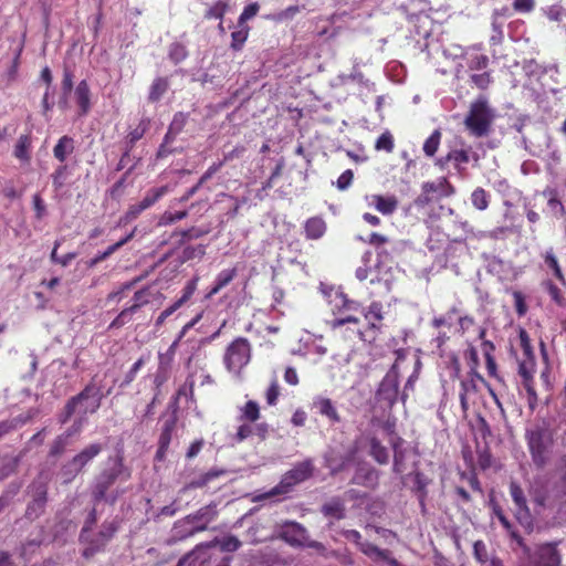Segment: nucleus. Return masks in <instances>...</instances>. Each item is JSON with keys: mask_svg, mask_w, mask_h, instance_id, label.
I'll use <instances>...</instances> for the list:
<instances>
[{"mask_svg": "<svg viewBox=\"0 0 566 566\" xmlns=\"http://www.w3.org/2000/svg\"><path fill=\"white\" fill-rule=\"evenodd\" d=\"M119 526V521L115 517L104 521L98 530H94V527L87 531L81 530L78 542L83 545L82 556L85 559H90L96 554L104 552L115 537Z\"/></svg>", "mask_w": 566, "mask_h": 566, "instance_id": "1", "label": "nucleus"}, {"mask_svg": "<svg viewBox=\"0 0 566 566\" xmlns=\"http://www.w3.org/2000/svg\"><path fill=\"white\" fill-rule=\"evenodd\" d=\"M494 117V112L488 99L480 96L470 104L463 124L471 136L475 138L486 137L492 130Z\"/></svg>", "mask_w": 566, "mask_h": 566, "instance_id": "2", "label": "nucleus"}, {"mask_svg": "<svg viewBox=\"0 0 566 566\" xmlns=\"http://www.w3.org/2000/svg\"><path fill=\"white\" fill-rule=\"evenodd\" d=\"M112 394V388H109L106 394H102L101 388L95 384L94 378L75 396L71 397L62 412L59 416L60 423L64 424L66 423L71 417L75 413L78 405L83 403L84 401L92 400L90 402V406H86L83 410V415H86L87 412L94 413L96 412L101 405L102 400L105 396H108Z\"/></svg>", "mask_w": 566, "mask_h": 566, "instance_id": "3", "label": "nucleus"}, {"mask_svg": "<svg viewBox=\"0 0 566 566\" xmlns=\"http://www.w3.org/2000/svg\"><path fill=\"white\" fill-rule=\"evenodd\" d=\"M313 474V464L311 460H305L295 464L291 470L284 473L281 481L270 491L256 495L253 501H263L274 496L286 495L293 491L294 486L304 482Z\"/></svg>", "mask_w": 566, "mask_h": 566, "instance_id": "4", "label": "nucleus"}, {"mask_svg": "<svg viewBox=\"0 0 566 566\" xmlns=\"http://www.w3.org/2000/svg\"><path fill=\"white\" fill-rule=\"evenodd\" d=\"M525 439L534 465L537 469H544L549 461L554 444L552 432L546 427L537 426L526 431Z\"/></svg>", "mask_w": 566, "mask_h": 566, "instance_id": "5", "label": "nucleus"}, {"mask_svg": "<svg viewBox=\"0 0 566 566\" xmlns=\"http://www.w3.org/2000/svg\"><path fill=\"white\" fill-rule=\"evenodd\" d=\"M252 358V346L248 338L239 336L235 337L224 349L222 363L224 368L235 375L240 376L243 368L249 365Z\"/></svg>", "mask_w": 566, "mask_h": 566, "instance_id": "6", "label": "nucleus"}, {"mask_svg": "<svg viewBox=\"0 0 566 566\" xmlns=\"http://www.w3.org/2000/svg\"><path fill=\"white\" fill-rule=\"evenodd\" d=\"M332 312L335 318L329 321L328 324L335 331L345 324H358L360 319L356 316V313L361 312V305L339 292L335 294L332 301Z\"/></svg>", "mask_w": 566, "mask_h": 566, "instance_id": "7", "label": "nucleus"}, {"mask_svg": "<svg viewBox=\"0 0 566 566\" xmlns=\"http://www.w3.org/2000/svg\"><path fill=\"white\" fill-rule=\"evenodd\" d=\"M102 450L103 447L101 443H92L74 455L72 460L62 468V474L65 476L64 482H71L90 461L102 452Z\"/></svg>", "mask_w": 566, "mask_h": 566, "instance_id": "8", "label": "nucleus"}, {"mask_svg": "<svg viewBox=\"0 0 566 566\" xmlns=\"http://www.w3.org/2000/svg\"><path fill=\"white\" fill-rule=\"evenodd\" d=\"M125 474V479L129 478V472H126L122 459H118L113 468L104 470L97 478L93 488L92 495L95 503L104 500L108 489Z\"/></svg>", "mask_w": 566, "mask_h": 566, "instance_id": "9", "label": "nucleus"}, {"mask_svg": "<svg viewBox=\"0 0 566 566\" xmlns=\"http://www.w3.org/2000/svg\"><path fill=\"white\" fill-rule=\"evenodd\" d=\"M154 293L151 292L150 286L143 287L134 293L133 301L134 303L125 307L120 311V313L112 321L108 328H120L125 324H127L132 316L137 313L143 306H146L150 303Z\"/></svg>", "mask_w": 566, "mask_h": 566, "instance_id": "10", "label": "nucleus"}, {"mask_svg": "<svg viewBox=\"0 0 566 566\" xmlns=\"http://www.w3.org/2000/svg\"><path fill=\"white\" fill-rule=\"evenodd\" d=\"M535 367V357H523L518 363V375L522 378V386L527 394V402L532 410L535 409L538 401L534 381Z\"/></svg>", "mask_w": 566, "mask_h": 566, "instance_id": "11", "label": "nucleus"}, {"mask_svg": "<svg viewBox=\"0 0 566 566\" xmlns=\"http://www.w3.org/2000/svg\"><path fill=\"white\" fill-rule=\"evenodd\" d=\"M399 394V375L396 366L385 375L377 389V398L384 401L388 407H392L398 399Z\"/></svg>", "mask_w": 566, "mask_h": 566, "instance_id": "12", "label": "nucleus"}, {"mask_svg": "<svg viewBox=\"0 0 566 566\" xmlns=\"http://www.w3.org/2000/svg\"><path fill=\"white\" fill-rule=\"evenodd\" d=\"M206 530V524L193 525L190 518L186 516L174 523L167 543L172 545L178 542L186 541L187 538L193 536L195 534L203 532Z\"/></svg>", "mask_w": 566, "mask_h": 566, "instance_id": "13", "label": "nucleus"}, {"mask_svg": "<svg viewBox=\"0 0 566 566\" xmlns=\"http://www.w3.org/2000/svg\"><path fill=\"white\" fill-rule=\"evenodd\" d=\"M214 546V542L197 545L190 553L185 555L177 566H210L212 554L210 548Z\"/></svg>", "mask_w": 566, "mask_h": 566, "instance_id": "14", "label": "nucleus"}, {"mask_svg": "<svg viewBox=\"0 0 566 566\" xmlns=\"http://www.w3.org/2000/svg\"><path fill=\"white\" fill-rule=\"evenodd\" d=\"M479 382H481V380L478 377L468 374L467 377L460 381L459 399L464 416L468 413L470 405L474 403V398L479 392Z\"/></svg>", "mask_w": 566, "mask_h": 566, "instance_id": "15", "label": "nucleus"}, {"mask_svg": "<svg viewBox=\"0 0 566 566\" xmlns=\"http://www.w3.org/2000/svg\"><path fill=\"white\" fill-rule=\"evenodd\" d=\"M365 201L369 207H373L382 216L394 214L399 206L398 198L395 195H366Z\"/></svg>", "mask_w": 566, "mask_h": 566, "instance_id": "16", "label": "nucleus"}, {"mask_svg": "<svg viewBox=\"0 0 566 566\" xmlns=\"http://www.w3.org/2000/svg\"><path fill=\"white\" fill-rule=\"evenodd\" d=\"M176 428V419L170 418L166 420L163 424L159 438H158V448L155 454V460L158 462H163L166 460V455L171 442L172 433Z\"/></svg>", "mask_w": 566, "mask_h": 566, "instance_id": "17", "label": "nucleus"}, {"mask_svg": "<svg viewBox=\"0 0 566 566\" xmlns=\"http://www.w3.org/2000/svg\"><path fill=\"white\" fill-rule=\"evenodd\" d=\"M313 408H315L322 417H325L331 424H336L342 421V417L331 398L316 396L313 399Z\"/></svg>", "mask_w": 566, "mask_h": 566, "instance_id": "18", "label": "nucleus"}, {"mask_svg": "<svg viewBox=\"0 0 566 566\" xmlns=\"http://www.w3.org/2000/svg\"><path fill=\"white\" fill-rule=\"evenodd\" d=\"M534 566H560V554L555 544H544L536 552Z\"/></svg>", "mask_w": 566, "mask_h": 566, "instance_id": "19", "label": "nucleus"}, {"mask_svg": "<svg viewBox=\"0 0 566 566\" xmlns=\"http://www.w3.org/2000/svg\"><path fill=\"white\" fill-rule=\"evenodd\" d=\"M558 480L553 486L554 501L562 505H566V455L559 459L558 464Z\"/></svg>", "mask_w": 566, "mask_h": 566, "instance_id": "20", "label": "nucleus"}, {"mask_svg": "<svg viewBox=\"0 0 566 566\" xmlns=\"http://www.w3.org/2000/svg\"><path fill=\"white\" fill-rule=\"evenodd\" d=\"M74 96L78 106V116H86L91 111V88L86 80H82L75 87Z\"/></svg>", "mask_w": 566, "mask_h": 566, "instance_id": "21", "label": "nucleus"}, {"mask_svg": "<svg viewBox=\"0 0 566 566\" xmlns=\"http://www.w3.org/2000/svg\"><path fill=\"white\" fill-rule=\"evenodd\" d=\"M74 138L69 135H63L53 147V156L60 164H65L66 159L74 153Z\"/></svg>", "mask_w": 566, "mask_h": 566, "instance_id": "22", "label": "nucleus"}, {"mask_svg": "<svg viewBox=\"0 0 566 566\" xmlns=\"http://www.w3.org/2000/svg\"><path fill=\"white\" fill-rule=\"evenodd\" d=\"M306 530L297 522L286 523L282 531L281 537L291 545H301Z\"/></svg>", "mask_w": 566, "mask_h": 566, "instance_id": "23", "label": "nucleus"}, {"mask_svg": "<svg viewBox=\"0 0 566 566\" xmlns=\"http://www.w3.org/2000/svg\"><path fill=\"white\" fill-rule=\"evenodd\" d=\"M237 275H238V270L235 266L220 271L217 274L213 285L210 289V291L207 293L206 297L211 298L212 296L218 294L221 290L227 287L237 277Z\"/></svg>", "mask_w": 566, "mask_h": 566, "instance_id": "24", "label": "nucleus"}, {"mask_svg": "<svg viewBox=\"0 0 566 566\" xmlns=\"http://www.w3.org/2000/svg\"><path fill=\"white\" fill-rule=\"evenodd\" d=\"M327 230V224L322 217H311L304 223V234L307 240L321 239Z\"/></svg>", "mask_w": 566, "mask_h": 566, "instance_id": "25", "label": "nucleus"}, {"mask_svg": "<svg viewBox=\"0 0 566 566\" xmlns=\"http://www.w3.org/2000/svg\"><path fill=\"white\" fill-rule=\"evenodd\" d=\"M226 472L227 471L223 469H211L208 472L200 474L197 479L185 484V486L181 489V492H187L195 489H202L213 480L224 475Z\"/></svg>", "mask_w": 566, "mask_h": 566, "instance_id": "26", "label": "nucleus"}, {"mask_svg": "<svg viewBox=\"0 0 566 566\" xmlns=\"http://www.w3.org/2000/svg\"><path fill=\"white\" fill-rule=\"evenodd\" d=\"M364 314L365 319L367 321L368 328L375 332H379L381 328V322L384 319L382 315V304L380 302H371L368 306L367 311L361 312Z\"/></svg>", "mask_w": 566, "mask_h": 566, "instance_id": "27", "label": "nucleus"}, {"mask_svg": "<svg viewBox=\"0 0 566 566\" xmlns=\"http://www.w3.org/2000/svg\"><path fill=\"white\" fill-rule=\"evenodd\" d=\"M359 549L368 557L386 560L390 566H400L396 558L390 557L388 549H381L373 543L364 542L360 544Z\"/></svg>", "mask_w": 566, "mask_h": 566, "instance_id": "28", "label": "nucleus"}, {"mask_svg": "<svg viewBox=\"0 0 566 566\" xmlns=\"http://www.w3.org/2000/svg\"><path fill=\"white\" fill-rule=\"evenodd\" d=\"M135 231L136 230L134 229L126 237H124L116 243L109 245L105 251L97 253L93 259L90 260L88 266L93 268L98 263L103 262L104 260H106L107 258H109L113 253H115L117 250H119L135 237Z\"/></svg>", "mask_w": 566, "mask_h": 566, "instance_id": "29", "label": "nucleus"}, {"mask_svg": "<svg viewBox=\"0 0 566 566\" xmlns=\"http://www.w3.org/2000/svg\"><path fill=\"white\" fill-rule=\"evenodd\" d=\"M423 192H438L441 197H448L454 192L452 185L446 177H441L436 181H428L422 185Z\"/></svg>", "mask_w": 566, "mask_h": 566, "instance_id": "30", "label": "nucleus"}, {"mask_svg": "<svg viewBox=\"0 0 566 566\" xmlns=\"http://www.w3.org/2000/svg\"><path fill=\"white\" fill-rule=\"evenodd\" d=\"M169 86L170 84L168 77H156L149 86L148 101L150 103L159 102L169 90Z\"/></svg>", "mask_w": 566, "mask_h": 566, "instance_id": "31", "label": "nucleus"}, {"mask_svg": "<svg viewBox=\"0 0 566 566\" xmlns=\"http://www.w3.org/2000/svg\"><path fill=\"white\" fill-rule=\"evenodd\" d=\"M188 118L189 115L184 112H177L174 115L172 120L170 122L168 130L166 133V142L176 139V137L184 130L188 122Z\"/></svg>", "mask_w": 566, "mask_h": 566, "instance_id": "32", "label": "nucleus"}, {"mask_svg": "<svg viewBox=\"0 0 566 566\" xmlns=\"http://www.w3.org/2000/svg\"><path fill=\"white\" fill-rule=\"evenodd\" d=\"M261 418L260 406L255 400H248L242 407H240L241 421L250 423L256 422Z\"/></svg>", "mask_w": 566, "mask_h": 566, "instance_id": "33", "label": "nucleus"}, {"mask_svg": "<svg viewBox=\"0 0 566 566\" xmlns=\"http://www.w3.org/2000/svg\"><path fill=\"white\" fill-rule=\"evenodd\" d=\"M370 452L369 454L379 464H387L389 461V453L385 446L381 444L379 439L373 437L369 439Z\"/></svg>", "mask_w": 566, "mask_h": 566, "instance_id": "34", "label": "nucleus"}, {"mask_svg": "<svg viewBox=\"0 0 566 566\" xmlns=\"http://www.w3.org/2000/svg\"><path fill=\"white\" fill-rule=\"evenodd\" d=\"M30 148H31V136L29 134L21 135L17 142L15 147H14V151H13L14 157L21 161L29 163L31 159Z\"/></svg>", "mask_w": 566, "mask_h": 566, "instance_id": "35", "label": "nucleus"}, {"mask_svg": "<svg viewBox=\"0 0 566 566\" xmlns=\"http://www.w3.org/2000/svg\"><path fill=\"white\" fill-rule=\"evenodd\" d=\"M322 513L327 517L342 520L345 517V506L339 499H333L322 506Z\"/></svg>", "mask_w": 566, "mask_h": 566, "instance_id": "36", "label": "nucleus"}, {"mask_svg": "<svg viewBox=\"0 0 566 566\" xmlns=\"http://www.w3.org/2000/svg\"><path fill=\"white\" fill-rule=\"evenodd\" d=\"M217 515V511L212 505H207L201 509H199L196 513L187 515L188 518L192 522L193 525L199 524V522H202L201 524L208 525L211 521L214 520Z\"/></svg>", "mask_w": 566, "mask_h": 566, "instance_id": "37", "label": "nucleus"}, {"mask_svg": "<svg viewBox=\"0 0 566 566\" xmlns=\"http://www.w3.org/2000/svg\"><path fill=\"white\" fill-rule=\"evenodd\" d=\"M543 195L548 197L547 207L552 214L556 218L563 217L565 214V208L557 196V191L555 189H547Z\"/></svg>", "mask_w": 566, "mask_h": 566, "instance_id": "38", "label": "nucleus"}, {"mask_svg": "<svg viewBox=\"0 0 566 566\" xmlns=\"http://www.w3.org/2000/svg\"><path fill=\"white\" fill-rule=\"evenodd\" d=\"M33 500L35 501L38 512L35 515H41L44 512L48 501V488L45 483H33Z\"/></svg>", "mask_w": 566, "mask_h": 566, "instance_id": "39", "label": "nucleus"}, {"mask_svg": "<svg viewBox=\"0 0 566 566\" xmlns=\"http://www.w3.org/2000/svg\"><path fill=\"white\" fill-rule=\"evenodd\" d=\"M238 30L231 33V44L230 48L233 51H241L244 43L248 40L250 28L249 25H238Z\"/></svg>", "mask_w": 566, "mask_h": 566, "instance_id": "40", "label": "nucleus"}, {"mask_svg": "<svg viewBox=\"0 0 566 566\" xmlns=\"http://www.w3.org/2000/svg\"><path fill=\"white\" fill-rule=\"evenodd\" d=\"M495 513L502 526L509 532L511 538L515 541L520 547L527 552L528 548L524 544L522 536L513 528V525L511 524L509 518L503 514L501 510H497Z\"/></svg>", "mask_w": 566, "mask_h": 566, "instance_id": "41", "label": "nucleus"}, {"mask_svg": "<svg viewBox=\"0 0 566 566\" xmlns=\"http://www.w3.org/2000/svg\"><path fill=\"white\" fill-rule=\"evenodd\" d=\"M168 192V186H161L159 188L149 189L145 197L139 201L143 208L146 210L154 206L163 196Z\"/></svg>", "mask_w": 566, "mask_h": 566, "instance_id": "42", "label": "nucleus"}, {"mask_svg": "<svg viewBox=\"0 0 566 566\" xmlns=\"http://www.w3.org/2000/svg\"><path fill=\"white\" fill-rule=\"evenodd\" d=\"M168 192V186H161L159 188L149 189L145 197L139 201L143 208L146 210L154 206L163 196Z\"/></svg>", "mask_w": 566, "mask_h": 566, "instance_id": "43", "label": "nucleus"}, {"mask_svg": "<svg viewBox=\"0 0 566 566\" xmlns=\"http://www.w3.org/2000/svg\"><path fill=\"white\" fill-rule=\"evenodd\" d=\"M471 202L478 210H485L490 203V193L482 187H478L471 193Z\"/></svg>", "mask_w": 566, "mask_h": 566, "instance_id": "44", "label": "nucleus"}, {"mask_svg": "<svg viewBox=\"0 0 566 566\" xmlns=\"http://www.w3.org/2000/svg\"><path fill=\"white\" fill-rule=\"evenodd\" d=\"M515 517L527 533L533 531L534 520L530 512L528 505H525V507H516Z\"/></svg>", "mask_w": 566, "mask_h": 566, "instance_id": "45", "label": "nucleus"}, {"mask_svg": "<svg viewBox=\"0 0 566 566\" xmlns=\"http://www.w3.org/2000/svg\"><path fill=\"white\" fill-rule=\"evenodd\" d=\"M199 283V276H193L191 280H189L186 285L184 286L181 291V296L176 300V303L182 307L185 304L189 302V300L193 296L195 292L197 291Z\"/></svg>", "mask_w": 566, "mask_h": 566, "instance_id": "46", "label": "nucleus"}, {"mask_svg": "<svg viewBox=\"0 0 566 566\" xmlns=\"http://www.w3.org/2000/svg\"><path fill=\"white\" fill-rule=\"evenodd\" d=\"M465 359L468 360V364L470 366V370L468 371V375H472L474 377H478L481 382H484V378L480 375L478 371L479 367V356L475 347L470 346L465 353H464Z\"/></svg>", "mask_w": 566, "mask_h": 566, "instance_id": "47", "label": "nucleus"}, {"mask_svg": "<svg viewBox=\"0 0 566 566\" xmlns=\"http://www.w3.org/2000/svg\"><path fill=\"white\" fill-rule=\"evenodd\" d=\"M281 395V386L276 376H274L268 389L265 390V400L270 407L276 406Z\"/></svg>", "mask_w": 566, "mask_h": 566, "instance_id": "48", "label": "nucleus"}, {"mask_svg": "<svg viewBox=\"0 0 566 566\" xmlns=\"http://www.w3.org/2000/svg\"><path fill=\"white\" fill-rule=\"evenodd\" d=\"M441 132L439 129L433 130V133L426 139L423 144V153L428 157H433L438 151L441 142Z\"/></svg>", "mask_w": 566, "mask_h": 566, "instance_id": "49", "label": "nucleus"}, {"mask_svg": "<svg viewBox=\"0 0 566 566\" xmlns=\"http://www.w3.org/2000/svg\"><path fill=\"white\" fill-rule=\"evenodd\" d=\"M214 546L219 545L222 552H237L241 547V542L234 535H227L221 539L214 538Z\"/></svg>", "mask_w": 566, "mask_h": 566, "instance_id": "50", "label": "nucleus"}, {"mask_svg": "<svg viewBox=\"0 0 566 566\" xmlns=\"http://www.w3.org/2000/svg\"><path fill=\"white\" fill-rule=\"evenodd\" d=\"M207 233V231H203L199 228H196V227H191L187 230H180V231H175L172 233V237H179L180 239L178 240V244L179 245H182L185 244L187 241H190V240H193V239H198L202 235H205Z\"/></svg>", "mask_w": 566, "mask_h": 566, "instance_id": "51", "label": "nucleus"}, {"mask_svg": "<svg viewBox=\"0 0 566 566\" xmlns=\"http://www.w3.org/2000/svg\"><path fill=\"white\" fill-rule=\"evenodd\" d=\"M70 444V439L64 433L59 434L52 442L49 457L57 458L64 453L67 446Z\"/></svg>", "mask_w": 566, "mask_h": 566, "instance_id": "52", "label": "nucleus"}, {"mask_svg": "<svg viewBox=\"0 0 566 566\" xmlns=\"http://www.w3.org/2000/svg\"><path fill=\"white\" fill-rule=\"evenodd\" d=\"M148 124H149V120L144 118L139 122V124L137 125L136 128L132 129L128 134H127V142L128 144L130 145V148L129 150L134 147V145L144 137L145 133L147 132L148 129Z\"/></svg>", "mask_w": 566, "mask_h": 566, "instance_id": "53", "label": "nucleus"}, {"mask_svg": "<svg viewBox=\"0 0 566 566\" xmlns=\"http://www.w3.org/2000/svg\"><path fill=\"white\" fill-rule=\"evenodd\" d=\"M265 526L262 523H255L247 531V537L249 543L259 544L264 542L268 538V535L264 534Z\"/></svg>", "mask_w": 566, "mask_h": 566, "instance_id": "54", "label": "nucleus"}, {"mask_svg": "<svg viewBox=\"0 0 566 566\" xmlns=\"http://www.w3.org/2000/svg\"><path fill=\"white\" fill-rule=\"evenodd\" d=\"M395 148V139L389 130L384 132L375 143V149L378 151L392 153Z\"/></svg>", "mask_w": 566, "mask_h": 566, "instance_id": "55", "label": "nucleus"}, {"mask_svg": "<svg viewBox=\"0 0 566 566\" xmlns=\"http://www.w3.org/2000/svg\"><path fill=\"white\" fill-rule=\"evenodd\" d=\"M544 260H545L546 265L554 272L555 277L562 284L565 285L566 284L565 276L562 272V269H560L558 261H557L556 256L554 255V253L552 251H547L544 256Z\"/></svg>", "mask_w": 566, "mask_h": 566, "instance_id": "56", "label": "nucleus"}, {"mask_svg": "<svg viewBox=\"0 0 566 566\" xmlns=\"http://www.w3.org/2000/svg\"><path fill=\"white\" fill-rule=\"evenodd\" d=\"M510 494L516 507H525L527 500L521 485L512 481L510 483Z\"/></svg>", "mask_w": 566, "mask_h": 566, "instance_id": "57", "label": "nucleus"}, {"mask_svg": "<svg viewBox=\"0 0 566 566\" xmlns=\"http://www.w3.org/2000/svg\"><path fill=\"white\" fill-rule=\"evenodd\" d=\"M187 216H188V211H186V210L176 211V212L165 211L159 218L158 226H160V227L170 226L177 221L184 220L185 218H187Z\"/></svg>", "mask_w": 566, "mask_h": 566, "instance_id": "58", "label": "nucleus"}, {"mask_svg": "<svg viewBox=\"0 0 566 566\" xmlns=\"http://www.w3.org/2000/svg\"><path fill=\"white\" fill-rule=\"evenodd\" d=\"M229 9V4L226 1L216 2L209 10L206 12V19H220L222 20L224 14Z\"/></svg>", "mask_w": 566, "mask_h": 566, "instance_id": "59", "label": "nucleus"}, {"mask_svg": "<svg viewBox=\"0 0 566 566\" xmlns=\"http://www.w3.org/2000/svg\"><path fill=\"white\" fill-rule=\"evenodd\" d=\"M142 276H138V277H135L133 279L132 281H128V282H125L124 284H122L118 290L116 291H112L108 295H107V301H114V300H117V301H120L122 297H123V294L126 292V291H129L132 290L138 282L142 281Z\"/></svg>", "mask_w": 566, "mask_h": 566, "instance_id": "60", "label": "nucleus"}, {"mask_svg": "<svg viewBox=\"0 0 566 566\" xmlns=\"http://www.w3.org/2000/svg\"><path fill=\"white\" fill-rule=\"evenodd\" d=\"M260 11V4L258 2L249 3L244 7L243 11L238 18V25H244L251 19H253Z\"/></svg>", "mask_w": 566, "mask_h": 566, "instance_id": "61", "label": "nucleus"}, {"mask_svg": "<svg viewBox=\"0 0 566 566\" xmlns=\"http://www.w3.org/2000/svg\"><path fill=\"white\" fill-rule=\"evenodd\" d=\"M168 55H169V59L175 64H178V63L182 62L188 56V52L184 44L172 43L169 48Z\"/></svg>", "mask_w": 566, "mask_h": 566, "instance_id": "62", "label": "nucleus"}, {"mask_svg": "<svg viewBox=\"0 0 566 566\" xmlns=\"http://www.w3.org/2000/svg\"><path fill=\"white\" fill-rule=\"evenodd\" d=\"M67 176V166L65 164H61L55 168L53 174L51 175L52 184L55 190H60L65 182Z\"/></svg>", "mask_w": 566, "mask_h": 566, "instance_id": "63", "label": "nucleus"}, {"mask_svg": "<svg viewBox=\"0 0 566 566\" xmlns=\"http://www.w3.org/2000/svg\"><path fill=\"white\" fill-rule=\"evenodd\" d=\"M545 289L547 293L549 294L551 298L558 305V306H565L566 300L562 294V291L558 289L557 285H555L552 281H546L544 283Z\"/></svg>", "mask_w": 566, "mask_h": 566, "instance_id": "64", "label": "nucleus"}]
</instances>
